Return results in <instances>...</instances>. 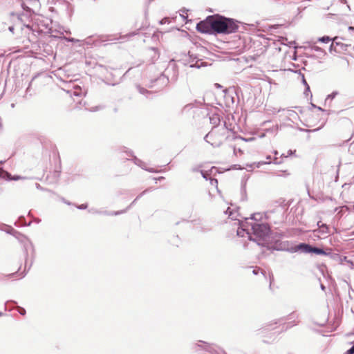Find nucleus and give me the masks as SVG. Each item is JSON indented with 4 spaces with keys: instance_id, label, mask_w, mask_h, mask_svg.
Listing matches in <instances>:
<instances>
[{
    "instance_id": "f257e3e1",
    "label": "nucleus",
    "mask_w": 354,
    "mask_h": 354,
    "mask_svg": "<svg viewBox=\"0 0 354 354\" xmlns=\"http://www.w3.org/2000/svg\"><path fill=\"white\" fill-rule=\"evenodd\" d=\"M212 25L213 31L223 34L235 32L239 27L233 19L222 17L212 16Z\"/></svg>"
},
{
    "instance_id": "f03ea898",
    "label": "nucleus",
    "mask_w": 354,
    "mask_h": 354,
    "mask_svg": "<svg viewBox=\"0 0 354 354\" xmlns=\"http://www.w3.org/2000/svg\"><path fill=\"white\" fill-rule=\"evenodd\" d=\"M229 133L230 131L226 127H221L218 129H212L206 135L205 139L206 142L210 143L213 147H219L227 138Z\"/></svg>"
},
{
    "instance_id": "7ed1b4c3",
    "label": "nucleus",
    "mask_w": 354,
    "mask_h": 354,
    "mask_svg": "<svg viewBox=\"0 0 354 354\" xmlns=\"http://www.w3.org/2000/svg\"><path fill=\"white\" fill-rule=\"evenodd\" d=\"M250 225L251 227V230H252L253 235L256 236V239H252L251 236L250 235V240H254L257 241L258 245H263V243H260V241L264 240V239L268 236L270 232V228L268 225L258 223H251Z\"/></svg>"
},
{
    "instance_id": "20e7f679",
    "label": "nucleus",
    "mask_w": 354,
    "mask_h": 354,
    "mask_svg": "<svg viewBox=\"0 0 354 354\" xmlns=\"http://www.w3.org/2000/svg\"><path fill=\"white\" fill-rule=\"evenodd\" d=\"M212 16H209L206 18L205 20L200 21L196 25V29L198 31L203 33H211L213 31L212 28Z\"/></svg>"
},
{
    "instance_id": "39448f33",
    "label": "nucleus",
    "mask_w": 354,
    "mask_h": 354,
    "mask_svg": "<svg viewBox=\"0 0 354 354\" xmlns=\"http://www.w3.org/2000/svg\"><path fill=\"white\" fill-rule=\"evenodd\" d=\"M319 227L318 229L313 230L314 236L317 238H322L329 233V228L327 225L322 223L321 222L317 223Z\"/></svg>"
},
{
    "instance_id": "423d86ee",
    "label": "nucleus",
    "mask_w": 354,
    "mask_h": 354,
    "mask_svg": "<svg viewBox=\"0 0 354 354\" xmlns=\"http://www.w3.org/2000/svg\"><path fill=\"white\" fill-rule=\"evenodd\" d=\"M313 246L306 243H300L297 245L294 249L292 250V252H296L297 250H301L304 253H311L312 252Z\"/></svg>"
},
{
    "instance_id": "0eeeda50",
    "label": "nucleus",
    "mask_w": 354,
    "mask_h": 354,
    "mask_svg": "<svg viewBox=\"0 0 354 354\" xmlns=\"http://www.w3.org/2000/svg\"><path fill=\"white\" fill-rule=\"evenodd\" d=\"M250 223H251L248 221H245L244 223H241V228L237 230V235L239 236H244L245 234L249 235L250 233L248 232V227L250 226Z\"/></svg>"
},
{
    "instance_id": "6e6552de",
    "label": "nucleus",
    "mask_w": 354,
    "mask_h": 354,
    "mask_svg": "<svg viewBox=\"0 0 354 354\" xmlns=\"http://www.w3.org/2000/svg\"><path fill=\"white\" fill-rule=\"evenodd\" d=\"M68 93H69L71 96L75 97H83L85 95V92L78 86H74V88L72 90L68 91Z\"/></svg>"
},
{
    "instance_id": "1a4fd4ad",
    "label": "nucleus",
    "mask_w": 354,
    "mask_h": 354,
    "mask_svg": "<svg viewBox=\"0 0 354 354\" xmlns=\"http://www.w3.org/2000/svg\"><path fill=\"white\" fill-rule=\"evenodd\" d=\"M210 122L214 124V126H216L220 122V118L218 115L217 114H213L209 117Z\"/></svg>"
},
{
    "instance_id": "9d476101",
    "label": "nucleus",
    "mask_w": 354,
    "mask_h": 354,
    "mask_svg": "<svg viewBox=\"0 0 354 354\" xmlns=\"http://www.w3.org/2000/svg\"><path fill=\"white\" fill-rule=\"evenodd\" d=\"M311 253H315L316 254H322V255L326 254V253L322 249L315 248V247H313Z\"/></svg>"
},
{
    "instance_id": "9b49d317",
    "label": "nucleus",
    "mask_w": 354,
    "mask_h": 354,
    "mask_svg": "<svg viewBox=\"0 0 354 354\" xmlns=\"http://www.w3.org/2000/svg\"><path fill=\"white\" fill-rule=\"evenodd\" d=\"M266 158H267L268 161H265V162L261 161L257 163L254 162L253 165H256L257 167H259L260 165H261L270 163L271 157L269 156Z\"/></svg>"
},
{
    "instance_id": "f8f14e48",
    "label": "nucleus",
    "mask_w": 354,
    "mask_h": 354,
    "mask_svg": "<svg viewBox=\"0 0 354 354\" xmlns=\"http://www.w3.org/2000/svg\"><path fill=\"white\" fill-rule=\"evenodd\" d=\"M318 41L323 43H328L331 41V39L328 36H324L322 37H319Z\"/></svg>"
},
{
    "instance_id": "ddd939ff",
    "label": "nucleus",
    "mask_w": 354,
    "mask_h": 354,
    "mask_svg": "<svg viewBox=\"0 0 354 354\" xmlns=\"http://www.w3.org/2000/svg\"><path fill=\"white\" fill-rule=\"evenodd\" d=\"M8 178H9L10 180H20V179H26L25 177H22V176H11L10 175H9Z\"/></svg>"
},
{
    "instance_id": "4468645a",
    "label": "nucleus",
    "mask_w": 354,
    "mask_h": 354,
    "mask_svg": "<svg viewBox=\"0 0 354 354\" xmlns=\"http://www.w3.org/2000/svg\"><path fill=\"white\" fill-rule=\"evenodd\" d=\"M210 183H211L212 185L217 187L218 182H217L216 179H211L210 180Z\"/></svg>"
},
{
    "instance_id": "2eb2a0df",
    "label": "nucleus",
    "mask_w": 354,
    "mask_h": 354,
    "mask_svg": "<svg viewBox=\"0 0 354 354\" xmlns=\"http://www.w3.org/2000/svg\"><path fill=\"white\" fill-rule=\"evenodd\" d=\"M346 354H354V345L346 352Z\"/></svg>"
},
{
    "instance_id": "dca6fc26",
    "label": "nucleus",
    "mask_w": 354,
    "mask_h": 354,
    "mask_svg": "<svg viewBox=\"0 0 354 354\" xmlns=\"http://www.w3.org/2000/svg\"><path fill=\"white\" fill-rule=\"evenodd\" d=\"M343 261H345V262H346V263H350V260H348V259H347V257H344L342 259V263H343Z\"/></svg>"
},
{
    "instance_id": "f3484780",
    "label": "nucleus",
    "mask_w": 354,
    "mask_h": 354,
    "mask_svg": "<svg viewBox=\"0 0 354 354\" xmlns=\"http://www.w3.org/2000/svg\"><path fill=\"white\" fill-rule=\"evenodd\" d=\"M259 270H260L259 269H257V270H253V271H252V272H253V273H254V274H257L259 273Z\"/></svg>"
},
{
    "instance_id": "a211bd4d",
    "label": "nucleus",
    "mask_w": 354,
    "mask_h": 354,
    "mask_svg": "<svg viewBox=\"0 0 354 354\" xmlns=\"http://www.w3.org/2000/svg\"><path fill=\"white\" fill-rule=\"evenodd\" d=\"M303 83L307 86V88L309 89V86H308L306 82V80L304 79V77H303Z\"/></svg>"
},
{
    "instance_id": "6ab92c4d",
    "label": "nucleus",
    "mask_w": 354,
    "mask_h": 354,
    "mask_svg": "<svg viewBox=\"0 0 354 354\" xmlns=\"http://www.w3.org/2000/svg\"><path fill=\"white\" fill-rule=\"evenodd\" d=\"M292 153H293V151H292V150H289V151H288V155H290H290H292Z\"/></svg>"
},
{
    "instance_id": "aec40b11",
    "label": "nucleus",
    "mask_w": 354,
    "mask_h": 354,
    "mask_svg": "<svg viewBox=\"0 0 354 354\" xmlns=\"http://www.w3.org/2000/svg\"><path fill=\"white\" fill-rule=\"evenodd\" d=\"M251 219L257 220V218H256V214H253V215L251 216Z\"/></svg>"
},
{
    "instance_id": "412c9836",
    "label": "nucleus",
    "mask_w": 354,
    "mask_h": 354,
    "mask_svg": "<svg viewBox=\"0 0 354 354\" xmlns=\"http://www.w3.org/2000/svg\"><path fill=\"white\" fill-rule=\"evenodd\" d=\"M13 30H14V28H13L12 26H11V27H10V28H9V30H10V32H13Z\"/></svg>"
},
{
    "instance_id": "4be33fe9",
    "label": "nucleus",
    "mask_w": 354,
    "mask_h": 354,
    "mask_svg": "<svg viewBox=\"0 0 354 354\" xmlns=\"http://www.w3.org/2000/svg\"><path fill=\"white\" fill-rule=\"evenodd\" d=\"M349 265H351V268H352L353 266V263L352 261H350V263H348Z\"/></svg>"
},
{
    "instance_id": "5701e85b",
    "label": "nucleus",
    "mask_w": 354,
    "mask_h": 354,
    "mask_svg": "<svg viewBox=\"0 0 354 354\" xmlns=\"http://www.w3.org/2000/svg\"><path fill=\"white\" fill-rule=\"evenodd\" d=\"M86 205H82L80 208L83 209V208H86Z\"/></svg>"
},
{
    "instance_id": "b1692460",
    "label": "nucleus",
    "mask_w": 354,
    "mask_h": 354,
    "mask_svg": "<svg viewBox=\"0 0 354 354\" xmlns=\"http://www.w3.org/2000/svg\"><path fill=\"white\" fill-rule=\"evenodd\" d=\"M24 313H25V310H24V309L22 310V311H20V313H21V315H24Z\"/></svg>"
},
{
    "instance_id": "393cba45",
    "label": "nucleus",
    "mask_w": 354,
    "mask_h": 354,
    "mask_svg": "<svg viewBox=\"0 0 354 354\" xmlns=\"http://www.w3.org/2000/svg\"><path fill=\"white\" fill-rule=\"evenodd\" d=\"M334 96H335V94H333V95H329L328 97H334Z\"/></svg>"
},
{
    "instance_id": "a878e982",
    "label": "nucleus",
    "mask_w": 354,
    "mask_h": 354,
    "mask_svg": "<svg viewBox=\"0 0 354 354\" xmlns=\"http://www.w3.org/2000/svg\"><path fill=\"white\" fill-rule=\"evenodd\" d=\"M315 50H320V48L319 47H316Z\"/></svg>"
}]
</instances>
